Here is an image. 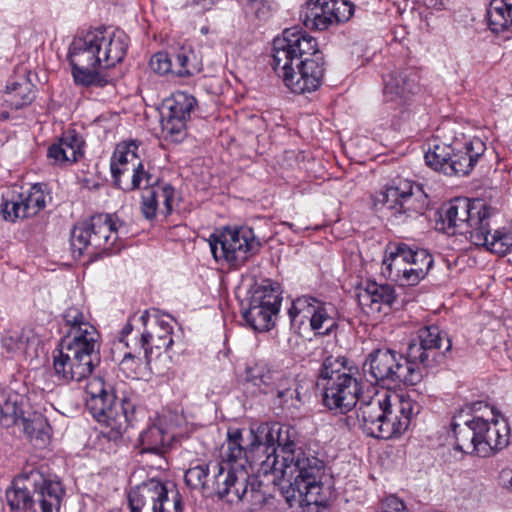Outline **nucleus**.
Here are the masks:
<instances>
[{
  "label": "nucleus",
  "instance_id": "1",
  "mask_svg": "<svg viewBox=\"0 0 512 512\" xmlns=\"http://www.w3.org/2000/svg\"><path fill=\"white\" fill-rule=\"evenodd\" d=\"M294 434L288 426L262 423L249 430L244 447L241 431H229L225 449L227 461L236 470L244 471L255 464L264 474L271 473L276 477L303 450L295 443Z\"/></svg>",
  "mask_w": 512,
  "mask_h": 512
},
{
  "label": "nucleus",
  "instance_id": "17",
  "mask_svg": "<svg viewBox=\"0 0 512 512\" xmlns=\"http://www.w3.org/2000/svg\"><path fill=\"white\" fill-rule=\"evenodd\" d=\"M131 512H182L183 503L176 489L157 479L141 483L129 492Z\"/></svg>",
  "mask_w": 512,
  "mask_h": 512
},
{
  "label": "nucleus",
  "instance_id": "25",
  "mask_svg": "<svg viewBox=\"0 0 512 512\" xmlns=\"http://www.w3.org/2000/svg\"><path fill=\"white\" fill-rule=\"evenodd\" d=\"M84 154V140L75 130H67L57 143L52 144L47 156L54 164L66 165L77 162Z\"/></svg>",
  "mask_w": 512,
  "mask_h": 512
},
{
  "label": "nucleus",
  "instance_id": "14",
  "mask_svg": "<svg viewBox=\"0 0 512 512\" xmlns=\"http://www.w3.org/2000/svg\"><path fill=\"white\" fill-rule=\"evenodd\" d=\"M208 241L214 259L231 266L242 265L261 247L254 231L246 226L226 227L219 233L211 234Z\"/></svg>",
  "mask_w": 512,
  "mask_h": 512
},
{
  "label": "nucleus",
  "instance_id": "22",
  "mask_svg": "<svg viewBox=\"0 0 512 512\" xmlns=\"http://www.w3.org/2000/svg\"><path fill=\"white\" fill-rule=\"evenodd\" d=\"M418 75L411 68L393 71L383 78V96L387 103L403 107L409 103L417 88Z\"/></svg>",
  "mask_w": 512,
  "mask_h": 512
},
{
  "label": "nucleus",
  "instance_id": "33",
  "mask_svg": "<svg viewBox=\"0 0 512 512\" xmlns=\"http://www.w3.org/2000/svg\"><path fill=\"white\" fill-rule=\"evenodd\" d=\"M138 440L143 452L158 454L170 443L171 435L165 428L164 420L157 417L141 431Z\"/></svg>",
  "mask_w": 512,
  "mask_h": 512
},
{
  "label": "nucleus",
  "instance_id": "43",
  "mask_svg": "<svg viewBox=\"0 0 512 512\" xmlns=\"http://www.w3.org/2000/svg\"><path fill=\"white\" fill-rule=\"evenodd\" d=\"M250 301L278 312L280 310V294L277 289L270 285H263L256 288L251 295Z\"/></svg>",
  "mask_w": 512,
  "mask_h": 512
},
{
  "label": "nucleus",
  "instance_id": "2",
  "mask_svg": "<svg viewBox=\"0 0 512 512\" xmlns=\"http://www.w3.org/2000/svg\"><path fill=\"white\" fill-rule=\"evenodd\" d=\"M275 73L293 93L316 91L324 75V63L316 39L308 33L291 27L273 40Z\"/></svg>",
  "mask_w": 512,
  "mask_h": 512
},
{
  "label": "nucleus",
  "instance_id": "36",
  "mask_svg": "<svg viewBox=\"0 0 512 512\" xmlns=\"http://www.w3.org/2000/svg\"><path fill=\"white\" fill-rule=\"evenodd\" d=\"M159 183V178L154 175L150 168H146L140 161L134 168L129 169L126 178L122 179L121 185H117L124 191H133L143 189L144 191L155 187Z\"/></svg>",
  "mask_w": 512,
  "mask_h": 512
},
{
  "label": "nucleus",
  "instance_id": "53",
  "mask_svg": "<svg viewBox=\"0 0 512 512\" xmlns=\"http://www.w3.org/2000/svg\"><path fill=\"white\" fill-rule=\"evenodd\" d=\"M251 9L255 12L258 18H264L267 16L269 7L263 0H249Z\"/></svg>",
  "mask_w": 512,
  "mask_h": 512
},
{
  "label": "nucleus",
  "instance_id": "11",
  "mask_svg": "<svg viewBox=\"0 0 512 512\" xmlns=\"http://www.w3.org/2000/svg\"><path fill=\"white\" fill-rule=\"evenodd\" d=\"M26 481L33 484V492L21 479H17L6 491V500L12 510L37 512V506L41 512L59 510L63 496L59 482L46 480L37 471H32Z\"/></svg>",
  "mask_w": 512,
  "mask_h": 512
},
{
  "label": "nucleus",
  "instance_id": "34",
  "mask_svg": "<svg viewBox=\"0 0 512 512\" xmlns=\"http://www.w3.org/2000/svg\"><path fill=\"white\" fill-rule=\"evenodd\" d=\"M25 403L24 395L13 390H0V423L6 427L19 424L25 415Z\"/></svg>",
  "mask_w": 512,
  "mask_h": 512
},
{
  "label": "nucleus",
  "instance_id": "48",
  "mask_svg": "<svg viewBox=\"0 0 512 512\" xmlns=\"http://www.w3.org/2000/svg\"><path fill=\"white\" fill-rule=\"evenodd\" d=\"M27 342L28 338L22 330L9 331L2 339V344L6 350L13 353L24 352Z\"/></svg>",
  "mask_w": 512,
  "mask_h": 512
},
{
  "label": "nucleus",
  "instance_id": "31",
  "mask_svg": "<svg viewBox=\"0 0 512 512\" xmlns=\"http://www.w3.org/2000/svg\"><path fill=\"white\" fill-rule=\"evenodd\" d=\"M138 146L134 141L117 145L111 157V173L116 185H121L129 169L134 168L141 160L137 155Z\"/></svg>",
  "mask_w": 512,
  "mask_h": 512
},
{
  "label": "nucleus",
  "instance_id": "23",
  "mask_svg": "<svg viewBox=\"0 0 512 512\" xmlns=\"http://www.w3.org/2000/svg\"><path fill=\"white\" fill-rule=\"evenodd\" d=\"M139 321L145 327L139 339H135L143 349V354H152L153 349L167 350L173 344L172 326L163 320H154L149 323L148 312L145 311Z\"/></svg>",
  "mask_w": 512,
  "mask_h": 512
},
{
  "label": "nucleus",
  "instance_id": "37",
  "mask_svg": "<svg viewBox=\"0 0 512 512\" xmlns=\"http://www.w3.org/2000/svg\"><path fill=\"white\" fill-rule=\"evenodd\" d=\"M485 228L484 237L486 238L485 243L475 244L476 246H484L489 251L505 255L512 249V230L507 228L497 229L492 234L490 231V219L486 220V224L483 225Z\"/></svg>",
  "mask_w": 512,
  "mask_h": 512
},
{
  "label": "nucleus",
  "instance_id": "15",
  "mask_svg": "<svg viewBox=\"0 0 512 512\" xmlns=\"http://www.w3.org/2000/svg\"><path fill=\"white\" fill-rule=\"evenodd\" d=\"M375 201L390 210L398 222L421 215L428 207L427 195L422 188L407 179L393 181L376 196Z\"/></svg>",
  "mask_w": 512,
  "mask_h": 512
},
{
  "label": "nucleus",
  "instance_id": "57",
  "mask_svg": "<svg viewBox=\"0 0 512 512\" xmlns=\"http://www.w3.org/2000/svg\"><path fill=\"white\" fill-rule=\"evenodd\" d=\"M290 228H293L294 225L292 223H286Z\"/></svg>",
  "mask_w": 512,
  "mask_h": 512
},
{
  "label": "nucleus",
  "instance_id": "35",
  "mask_svg": "<svg viewBox=\"0 0 512 512\" xmlns=\"http://www.w3.org/2000/svg\"><path fill=\"white\" fill-rule=\"evenodd\" d=\"M300 20L306 28L316 30H325L333 24L326 0L308 1L300 12Z\"/></svg>",
  "mask_w": 512,
  "mask_h": 512
},
{
  "label": "nucleus",
  "instance_id": "55",
  "mask_svg": "<svg viewBox=\"0 0 512 512\" xmlns=\"http://www.w3.org/2000/svg\"><path fill=\"white\" fill-rule=\"evenodd\" d=\"M133 330V327L132 325L128 322L125 324V326L122 328L121 330V338H120V343L124 342V337L125 336H128Z\"/></svg>",
  "mask_w": 512,
  "mask_h": 512
},
{
  "label": "nucleus",
  "instance_id": "13",
  "mask_svg": "<svg viewBox=\"0 0 512 512\" xmlns=\"http://www.w3.org/2000/svg\"><path fill=\"white\" fill-rule=\"evenodd\" d=\"M492 209L482 200L456 198L442 216V223L447 234L465 235L471 243H485L484 226L490 219Z\"/></svg>",
  "mask_w": 512,
  "mask_h": 512
},
{
  "label": "nucleus",
  "instance_id": "38",
  "mask_svg": "<svg viewBox=\"0 0 512 512\" xmlns=\"http://www.w3.org/2000/svg\"><path fill=\"white\" fill-rule=\"evenodd\" d=\"M412 257L409 258V286L417 285L428 274L433 266V256L425 249L411 248Z\"/></svg>",
  "mask_w": 512,
  "mask_h": 512
},
{
  "label": "nucleus",
  "instance_id": "29",
  "mask_svg": "<svg viewBox=\"0 0 512 512\" xmlns=\"http://www.w3.org/2000/svg\"><path fill=\"white\" fill-rule=\"evenodd\" d=\"M30 72L22 69L15 79L8 82L4 91V101L13 109L29 105L35 98V87L30 78Z\"/></svg>",
  "mask_w": 512,
  "mask_h": 512
},
{
  "label": "nucleus",
  "instance_id": "9",
  "mask_svg": "<svg viewBox=\"0 0 512 512\" xmlns=\"http://www.w3.org/2000/svg\"><path fill=\"white\" fill-rule=\"evenodd\" d=\"M128 230L123 221L111 214H97L87 222L77 224L71 233V249L75 256L84 253L95 254L113 248L116 241L127 235Z\"/></svg>",
  "mask_w": 512,
  "mask_h": 512
},
{
  "label": "nucleus",
  "instance_id": "27",
  "mask_svg": "<svg viewBox=\"0 0 512 512\" xmlns=\"http://www.w3.org/2000/svg\"><path fill=\"white\" fill-rule=\"evenodd\" d=\"M361 308L367 314L379 313L383 306L391 307L395 301V291L391 285L367 282L357 294Z\"/></svg>",
  "mask_w": 512,
  "mask_h": 512
},
{
  "label": "nucleus",
  "instance_id": "51",
  "mask_svg": "<svg viewBox=\"0 0 512 512\" xmlns=\"http://www.w3.org/2000/svg\"><path fill=\"white\" fill-rule=\"evenodd\" d=\"M157 197L159 202H162L164 206L163 213L165 215H169L173 210V203L175 197V190L172 186L168 184H160L158 183L156 186Z\"/></svg>",
  "mask_w": 512,
  "mask_h": 512
},
{
  "label": "nucleus",
  "instance_id": "40",
  "mask_svg": "<svg viewBox=\"0 0 512 512\" xmlns=\"http://www.w3.org/2000/svg\"><path fill=\"white\" fill-rule=\"evenodd\" d=\"M18 425L23 427V431L31 439L41 440L45 443L50 437L51 427L41 413L33 412L27 417L24 415L20 418Z\"/></svg>",
  "mask_w": 512,
  "mask_h": 512
},
{
  "label": "nucleus",
  "instance_id": "26",
  "mask_svg": "<svg viewBox=\"0 0 512 512\" xmlns=\"http://www.w3.org/2000/svg\"><path fill=\"white\" fill-rule=\"evenodd\" d=\"M483 432L479 434L477 456L488 457L495 452L504 449L509 444V427L505 421L492 419L490 422L484 419Z\"/></svg>",
  "mask_w": 512,
  "mask_h": 512
},
{
  "label": "nucleus",
  "instance_id": "4",
  "mask_svg": "<svg viewBox=\"0 0 512 512\" xmlns=\"http://www.w3.org/2000/svg\"><path fill=\"white\" fill-rule=\"evenodd\" d=\"M63 319L69 330L53 353L54 373L65 383L80 382L100 362L99 333L77 307H69Z\"/></svg>",
  "mask_w": 512,
  "mask_h": 512
},
{
  "label": "nucleus",
  "instance_id": "32",
  "mask_svg": "<svg viewBox=\"0 0 512 512\" xmlns=\"http://www.w3.org/2000/svg\"><path fill=\"white\" fill-rule=\"evenodd\" d=\"M131 351L126 352L119 363L120 369L128 378H141L148 372H154L151 354H143L141 345L135 340Z\"/></svg>",
  "mask_w": 512,
  "mask_h": 512
},
{
  "label": "nucleus",
  "instance_id": "12",
  "mask_svg": "<svg viewBox=\"0 0 512 512\" xmlns=\"http://www.w3.org/2000/svg\"><path fill=\"white\" fill-rule=\"evenodd\" d=\"M323 468V461L314 452L303 449L299 457L296 456L292 463L284 466L275 480L288 483L307 504L321 505L326 500L320 481Z\"/></svg>",
  "mask_w": 512,
  "mask_h": 512
},
{
  "label": "nucleus",
  "instance_id": "46",
  "mask_svg": "<svg viewBox=\"0 0 512 512\" xmlns=\"http://www.w3.org/2000/svg\"><path fill=\"white\" fill-rule=\"evenodd\" d=\"M275 378L265 364L256 363L246 369V379L256 386H269Z\"/></svg>",
  "mask_w": 512,
  "mask_h": 512
},
{
  "label": "nucleus",
  "instance_id": "44",
  "mask_svg": "<svg viewBox=\"0 0 512 512\" xmlns=\"http://www.w3.org/2000/svg\"><path fill=\"white\" fill-rule=\"evenodd\" d=\"M275 378L272 380L277 381L276 383V394L277 398L282 402L287 403L289 400H299V392L297 390V383L293 377H283L277 373H274Z\"/></svg>",
  "mask_w": 512,
  "mask_h": 512
},
{
  "label": "nucleus",
  "instance_id": "45",
  "mask_svg": "<svg viewBox=\"0 0 512 512\" xmlns=\"http://www.w3.org/2000/svg\"><path fill=\"white\" fill-rule=\"evenodd\" d=\"M326 2L333 24L348 21L354 13V5L347 0H326Z\"/></svg>",
  "mask_w": 512,
  "mask_h": 512
},
{
  "label": "nucleus",
  "instance_id": "52",
  "mask_svg": "<svg viewBox=\"0 0 512 512\" xmlns=\"http://www.w3.org/2000/svg\"><path fill=\"white\" fill-rule=\"evenodd\" d=\"M383 512H405V504L398 497L391 495L384 502Z\"/></svg>",
  "mask_w": 512,
  "mask_h": 512
},
{
  "label": "nucleus",
  "instance_id": "49",
  "mask_svg": "<svg viewBox=\"0 0 512 512\" xmlns=\"http://www.w3.org/2000/svg\"><path fill=\"white\" fill-rule=\"evenodd\" d=\"M159 205L156 188L152 187L143 191L141 211L144 217L148 220L155 218Z\"/></svg>",
  "mask_w": 512,
  "mask_h": 512
},
{
  "label": "nucleus",
  "instance_id": "18",
  "mask_svg": "<svg viewBox=\"0 0 512 512\" xmlns=\"http://www.w3.org/2000/svg\"><path fill=\"white\" fill-rule=\"evenodd\" d=\"M451 348L452 342L447 333L437 326H427L419 329L409 343L407 357L414 366L431 367Z\"/></svg>",
  "mask_w": 512,
  "mask_h": 512
},
{
  "label": "nucleus",
  "instance_id": "16",
  "mask_svg": "<svg viewBox=\"0 0 512 512\" xmlns=\"http://www.w3.org/2000/svg\"><path fill=\"white\" fill-rule=\"evenodd\" d=\"M357 420L360 428L368 436L378 439L394 437L391 419L389 391H377L370 396L358 399Z\"/></svg>",
  "mask_w": 512,
  "mask_h": 512
},
{
  "label": "nucleus",
  "instance_id": "39",
  "mask_svg": "<svg viewBox=\"0 0 512 512\" xmlns=\"http://www.w3.org/2000/svg\"><path fill=\"white\" fill-rule=\"evenodd\" d=\"M278 311L267 307L260 306L249 301L248 309L243 313V317L247 324L256 331H267L273 325V317Z\"/></svg>",
  "mask_w": 512,
  "mask_h": 512
},
{
  "label": "nucleus",
  "instance_id": "21",
  "mask_svg": "<svg viewBox=\"0 0 512 512\" xmlns=\"http://www.w3.org/2000/svg\"><path fill=\"white\" fill-rule=\"evenodd\" d=\"M484 419L472 415L470 408L455 413L451 427L455 437L454 449L464 454L477 455L479 434L483 432Z\"/></svg>",
  "mask_w": 512,
  "mask_h": 512
},
{
  "label": "nucleus",
  "instance_id": "19",
  "mask_svg": "<svg viewBox=\"0 0 512 512\" xmlns=\"http://www.w3.org/2000/svg\"><path fill=\"white\" fill-rule=\"evenodd\" d=\"M288 314L292 323L309 321L311 329L318 334H328L337 325L335 307L307 295L294 300Z\"/></svg>",
  "mask_w": 512,
  "mask_h": 512
},
{
  "label": "nucleus",
  "instance_id": "10",
  "mask_svg": "<svg viewBox=\"0 0 512 512\" xmlns=\"http://www.w3.org/2000/svg\"><path fill=\"white\" fill-rule=\"evenodd\" d=\"M86 393V407L91 415L110 428L109 438H118L128 427V408H131V404L125 400L117 401L112 387L101 377L88 379Z\"/></svg>",
  "mask_w": 512,
  "mask_h": 512
},
{
  "label": "nucleus",
  "instance_id": "47",
  "mask_svg": "<svg viewBox=\"0 0 512 512\" xmlns=\"http://www.w3.org/2000/svg\"><path fill=\"white\" fill-rule=\"evenodd\" d=\"M2 212L4 218L10 221L29 217L28 214H26V208L20 194L12 196L11 199L5 200Z\"/></svg>",
  "mask_w": 512,
  "mask_h": 512
},
{
  "label": "nucleus",
  "instance_id": "42",
  "mask_svg": "<svg viewBox=\"0 0 512 512\" xmlns=\"http://www.w3.org/2000/svg\"><path fill=\"white\" fill-rule=\"evenodd\" d=\"M26 208V214L32 217L46 206V194L40 184L33 185L29 190L20 193Z\"/></svg>",
  "mask_w": 512,
  "mask_h": 512
},
{
  "label": "nucleus",
  "instance_id": "5",
  "mask_svg": "<svg viewBox=\"0 0 512 512\" xmlns=\"http://www.w3.org/2000/svg\"><path fill=\"white\" fill-rule=\"evenodd\" d=\"M184 480L190 488L207 495L215 494L229 503L247 500L251 505H256L264 501L260 482L251 477L249 471L236 470L232 463H228L225 450L222 461L213 466L212 476L208 464L198 463L186 470Z\"/></svg>",
  "mask_w": 512,
  "mask_h": 512
},
{
  "label": "nucleus",
  "instance_id": "30",
  "mask_svg": "<svg viewBox=\"0 0 512 512\" xmlns=\"http://www.w3.org/2000/svg\"><path fill=\"white\" fill-rule=\"evenodd\" d=\"M488 27L504 40L512 38V0H492L486 13Z\"/></svg>",
  "mask_w": 512,
  "mask_h": 512
},
{
  "label": "nucleus",
  "instance_id": "50",
  "mask_svg": "<svg viewBox=\"0 0 512 512\" xmlns=\"http://www.w3.org/2000/svg\"><path fill=\"white\" fill-rule=\"evenodd\" d=\"M151 69L160 74L165 75L168 73H173L175 71L174 68V59H172L167 53L159 52L152 56L150 60Z\"/></svg>",
  "mask_w": 512,
  "mask_h": 512
},
{
  "label": "nucleus",
  "instance_id": "24",
  "mask_svg": "<svg viewBox=\"0 0 512 512\" xmlns=\"http://www.w3.org/2000/svg\"><path fill=\"white\" fill-rule=\"evenodd\" d=\"M411 257V248L404 243L390 247L382 261V275L400 286H409V258Z\"/></svg>",
  "mask_w": 512,
  "mask_h": 512
},
{
  "label": "nucleus",
  "instance_id": "8",
  "mask_svg": "<svg viewBox=\"0 0 512 512\" xmlns=\"http://www.w3.org/2000/svg\"><path fill=\"white\" fill-rule=\"evenodd\" d=\"M363 371L371 381L388 388L402 384L416 385L423 377L421 367L414 366L407 356L389 348L370 352L363 364Z\"/></svg>",
  "mask_w": 512,
  "mask_h": 512
},
{
  "label": "nucleus",
  "instance_id": "20",
  "mask_svg": "<svg viewBox=\"0 0 512 512\" xmlns=\"http://www.w3.org/2000/svg\"><path fill=\"white\" fill-rule=\"evenodd\" d=\"M196 103V99L185 92H176L163 101L161 126L166 140L177 143L185 138L186 123Z\"/></svg>",
  "mask_w": 512,
  "mask_h": 512
},
{
  "label": "nucleus",
  "instance_id": "54",
  "mask_svg": "<svg viewBox=\"0 0 512 512\" xmlns=\"http://www.w3.org/2000/svg\"><path fill=\"white\" fill-rule=\"evenodd\" d=\"M499 483L500 485L508 490L512 491V469L511 468H504L501 470L499 474Z\"/></svg>",
  "mask_w": 512,
  "mask_h": 512
},
{
  "label": "nucleus",
  "instance_id": "6",
  "mask_svg": "<svg viewBox=\"0 0 512 512\" xmlns=\"http://www.w3.org/2000/svg\"><path fill=\"white\" fill-rule=\"evenodd\" d=\"M485 151V144L479 138H467L464 134L455 137L451 143L434 139L429 144L424 158L426 164L445 175L466 176L474 168Z\"/></svg>",
  "mask_w": 512,
  "mask_h": 512
},
{
  "label": "nucleus",
  "instance_id": "7",
  "mask_svg": "<svg viewBox=\"0 0 512 512\" xmlns=\"http://www.w3.org/2000/svg\"><path fill=\"white\" fill-rule=\"evenodd\" d=\"M346 362L345 358L328 357L319 375L324 390V405L339 414L351 411L360 398V382L353 375L352 369L346 367Z\"/></svg>",
  "mask_w": 512,
  "mask_h": 512
},
{
  "label": "nucleus",
  "instance_id": "3",
  "mask_svg": "<svg viewBox=\"0 0 512 512\" xmlns=\"http://www.w3.org/2000/svg\"><path fill=\"white\" fill-rule=\"evenodd\" d=\"M129 37L120 29L99 28L75 37L68 58L77 84L102 87L108 82L102 71L120 63L128 49Z\"/></svg>",
  "mask_w": 512,
  "mask_h": 512
},
{
  "label": "nucleus",
  "instance_id": "28",
  "mask_svg": "<svg viewBox=\"0 0 512 512\" xmlns=\"http://www.w3.org/2000/svg\"><path fill=\"white\" fill-rule=\"evenodd\" d=\"M390 410L394 436L402 434L409 426L413 416L420 412L421 406L409 394H398L389 391Z\"/></svg>",
  "mask_w": 512,
  "mask_h": 512
},
{
  "label": "nucleus",
  "instance_id": "56",
  "mask_svg": "<svg viewBox=\"0 0 512 512\" xmlns=\"http://www.w3.org/2000/svg\"><path fill=\"white\" fill-rule=\"evenodd\" d=\"M201 33L202 34H207L208 33V27H202L201 28Z\"/></svg>",
  "mask_w": 512,
  "mask_h": 512
},
{
  "label": "nucleus",
  "instance_id": "41",
  "mask_svg": "<svg viewBox=\"0 0 512 512\" xmlns=\"http://www.w3.org/2000/svg\"><path fill=\"white\" fill-rule=\"evenodd\" d=\"M174 74L180 77L192 76L201 70V64L195 53L188 48L182 47L174 55Z\"/></svg>",
  "mask_w": 512,
  "mask_h": 512
}]
</instances>
